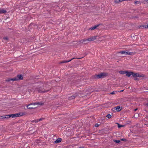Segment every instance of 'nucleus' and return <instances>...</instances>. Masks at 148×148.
I'll return each instance as SVG.
<instances>
[{"label": "nucleus", "instance_id": "f257e3e1", "mask_svg": "<svg viewBox=\"0 0 148 148\" xmlns=\"http://www.w3.org/2000/svg\"><path fill=\"white\" fill-rule=\"evenodd\" d=\"M27 114L26 112H19L11 114H8L5 116H2L0 117V119H4L8 118L10 117L12 118L17 117L21 116Z\"/></svg>", "mask_w": 148, "mask_h": 148}, {"label": "nucleus", "instance_id": "f03ea898", "mask_svg": "<svg viewBox=\"0 0 148 148\" xmlns=\"http://www.w3.org/2000/svg\"><path fill=\"white\" fill-rule=\"evenodd\" d=\"M43 103L42 102H36L35 103H32L29 104L27 106V107L29 109H34L36 108V106H41L42 105Z\"/></svg>", "mask_w": 148, "mask_h": 148}, {"label": "nucleus", "instance_id": "7ed1b4c3", "mask_svg": "<svg viewBox=\"0 0 148 148\" xmlns=\"http://www.w3.org/2000/svg\"><path fill=\"white\" fill-rule=\"evenodd\" d=\"M23 79V76L22 75H17V76L13 78L12 79H8L7 81L8 82H10L11 81H17L18 80L22 79Z\"/></svg>", "mask_w": 148, "mask_h": 148}, {"label": "nucleus", "instance_id": "20e7f679", "mask_svg": "<svg viewBox=\"0 0 148 148\" xmlns=\"http://www.w3.org/2000/svg\"><path fill=\"white\" fill-rule=\"evenodd\" d=\"M107 74L105 73H102L98 75H95V78L99 79L100 78H103L107 75Z\"/></svg>", "mask_w": 148, "mask_h": 148}, {"label": "nucleus", "instance_id": "39448f33", "mask_svg": "<svg viewBox=\"0 0 148 148\" xmlns=\"http://www.w3.org/2000/svg\"><path fill=\"white\" fill-rule=\"evenodd\" d=\"M118 53H120L121 54H125L126 55H132L133 54V53L130 52L128 50L120 51L118 52Z\"/></svg>", "mask_w": 148, "mask_h": 148}, {"label": "nucleus", "instance_id": "423d86ee", "mask_svg": "<svg viewBox=\"0 0 148 148\" xmlns=\"http://www.w3.org/2000/svg\"><path fill=\"white\" fill-rule=\"evenodd\" d=\"M132 76L134 77H144L143 75H140L138 73H135L132 72Z\"/></svg>", "mask_w": 148, "mask_h": 148}, {"label": "nucleus", "instance_id": "0eeeda50", "mask_svg": "<svg viewBox=\"0 0 148 148\" xmlns=\"http://www.w3.org/2000/svg\"><path fill=\"white\" fill-rule=\"evenodd\" d=\"M36 90L38 91L39 92L44 93L45 92H47L48 90L45 91L44 89L41 88H36Z\"/></svg>", "mask_w": 148, "mask_h": 148}, {"label": "nucleus", "instance_id": "6e6552de", "mask_svg": "<svg viewBox=\"0 0 148 148\" xmlns=\"http://www.w3.org/2000/svg\"><path fill=\"white\" fill-rule=\"evenodd\" d=\"M122 107H120V106H118L115 107L114 108H113L112 110L113 111H114L116 110V111H121L122 110Z\"/></svg>", "mask_w": 148, "mask_h": 148}, {"label": "nucleus", "instance_id": "1a4fd4ad", "mask_svg": "<svg viewBox=\"0 0 148 148\" xmlns=\"http://www.w3.org/2000/svg\"><path fill=\"white\" fill-rule=\"evenodd\" d=\"M77 95V93H75V94L71 96H69L68 97V99L69 100H71L75 98Z\"/></svg>", "mask_w": 148, "mask_h": 148}, {"label": "nucleus", "instance_id": "9d476101", "mask_svg": "<svg viewBox=\"0 0 148 148\" xmlns=\"http://www.w3.org/2000/svg\"><path fill=\"white\" fill-rule=\"evenodd\" d=\"M96 36H94L91 37L90 38H88V41L90 42L93 41L96 39Z\"/></svg>", "mask_w": 148, "mask_h": 148}, {"label": "nucleus", "instance_id": "9b49d317", "mask_svg": "<svg viewBox=\"0 0 148 148\" xmlns=\"http://www.w3.org/2000/svg\"><path fill=\"white\" fill-rule=\"evenodd\" d=\"M7 13V11L6 10L3 9H0V14H4Z\"/></svg>", "mask_w": 148, "mask_h": 148}, {"label": "nucleus", "instance_id": "f8f14e48", "mask_svg": "<svg viewBox=\"0 0 148 148\" xmlns=\"http://www.w3.org/2000/svg\"><path fill=\"white\" fill-rule=\"evenodd\" d=\"M132 72H128L127 71H126V75L127 77H130L131 75H132Z\"/></svg>", "mask_w": 148, "mask_h": 148}, {"label": "nucleus", "instance_id": "ddd939ff", "mask_svg": "<svg viewBox=\"0 0 148 148\" xmlns=\"http://www.w3.org/2000/svg\"><path fill=\"white\" fill-rule=\"evenodd\" d=\"M73 59H72L69 60H63V61H61L60 62V64H62V63H67V62H68L70 61H71L72 60H73Z\"/></svg>", "mask_w": 148, "mask_h": 148}, {"label": "nucleus", "instance_id": "4468645a", "mask_svg": "<svg viewBox=\"0 0 148 148\" xmlns=\"http://www.w3.org/2000/svg\"><path fill=\"white\" fill-rule=\"evenodd\" d=\"M99 26V25H95L93 27H92L89 29V30H93L95 29L97 27Z\"/></svg>", "mask_w": 148, "mask_h": 148}, {"label": "nucleus", "instance_id": "2eb2a0df", "mask_svg": "<svg viewBox=\"0 0 148 148\" xmlns=\"http://www.w3.org/2000/svg\"><path fill=\"white\" fill-rule=\"evenodd\" d=\"M61 140L62 139L61 138H58L56 141H55V142L56 143H59L61 141Z\"/></svg>", "mask_w": 148, "mask_h": 148}, {"label": "nucleus", "instance_id": "dca6fc26", "mask_svg": "<svg viewBox=\"0 0 148 148\" xmlns=\"http://www.w3.org/2000/svg\"><path fill=\"white\" fill-rule=\"evenodd\" d=\"M86 41H88V39H85L79 41V42L81 43H83L84 42Z\"/></svg>", "mask_w": 148, "mask_h": 148}, {"label": "nucleus", "instance_id": "f3484780", "mask_svg": "<svg viewBox=\"0 0 148 148\" xmlns=\"http://www.w3.org/2000/svg\"><path fill=\"white\" fill-rule=\"evenodd\" d=\"M119 73L121 74H124L126 73V71H119Z\"/></svg>", "mask_w": 148, "mask_h": 148}, {"label": "nucleus", "instance_id": "a211bd4d", "mask_svg": "<svg viewBox=\"0 0 148 148\" xmlns=\"http://www.w3.org/2000/svg\"><path fill=\"white\" fill-rule=\"evenodd\" d=\"M32 123H36L38 122V121L37 119L31 121Z\"/></svg>", "mask_w": 148, "mask_h": 148}, {"label": "nucleus", "instance_id": "6ab92c4d", "mask_svg": "<svg viewBox=\"0 0 148 148\" xmlns=\"http://www.w3.org/2000/svg\"><path fill=\"white\" fill-rule=\"evenodd\" d=\"M111 116H112L111 115V114H107L106 116V117L107 118H108L109 119L111 118Z\"/></svg>", "mask_w": 148, "mask_h": 148}, {"label": "nucleus", "instance_id": "aec40b11", "mask_svg": "<svg viewBox=\"0 0 148 148\" xmlns=\"http://www.w3.org/2000/svg\"><path fill=\"white\" fill-rule=\"evenodd\" d=\"M142 27H143L144 28H147L148 29V24L147 25H142Z\"/></svg>", "mask_w": 148, "mask_h": 148}, {"label": "nucleus", "instance_id": "412c9836", "mask_svg": "<svg viewBox=\"0 0 148 148\" xmlns=\"http://www.w3.org/2000/svg\"><path fill=\"white\" fill-rule=\"evenodd\" d=\"M140 3V2L138 1H136L134 2L135 4H138Z\"/></svg>", "mask_w": 148, "mask_h": 148}, {"label": "nucleus", "instance_id": "4be33fe9", "mask_svg": "<svg viewBox=\"0 0 148 148\" xmlns=\"http://www.w3.org/2000/svg\"><path fill=\"white\" fill-rule=\"evenodd\" d=\"M44 118H41L39 119H37V120L38 122L39 121H40L42 120H44Z\"/></svg>", "mask_w": 148, "mask_h": 148}, {"label": "nucleus", "instance_id": "5701e85b", "mask_svg": "<svg viewBox=\"0 0 148 148\" xmlns=\"http://www.w3.org/2000/svg\"><path fill=\"white\" fill-rule=\"evenodd\" d=\"M44 118H41L39 119H37V120L38 122L39 121H40L42 120H44Z\"/></svg>", "mask_w": 148, "mask_h": 148}, {"label": "nucleus", "instance_id": "b1692460", "mask_svg": "<svg viewBox=\"0 0 148 148\" xmlns=\"http://www.w3.org/2000/svg\"><path fill=\"white\" fill-rule=\"evenodd\" d=\"M118 127L119 128H120L122 127H123L124 126L123 125H120L118 123Z\"/></svg>", "mask_w": 148, "mask_h": 148}, {"label": "nucleus", "instance_id": "393cba45", "mask_svg": "<svg viewBox=\"0 0 148 148\" xmlns=\"http://www.w3.org/2000/svg\"><path fill=\"white\" fill-rule=\"evenodd\" d=\"M8 38L7 37H5L3 38V39L5 40H8Z\"/></svg>", "mask_w": 148, "mask_h": 148}, {"label": "nucleus", "instance_id": "a878e982", "mask_svg": "<svg viewBox=\"0 0 148 148\" xmlns=\"http://www.w3.org/2000/svg\"><path fill=\"white\" fill-rule=\"evenodd\" d=\"M120 2L119 0H116L115 1V3H118Z\"/></svg>", "mask_w": 148, "mask_h": 148}, {"label": "nucleus", "instance_id": "bb28decb", "mask_svg": "<svg viewBox=\"0 0 148 148\" xmlns=\"http://www.w3.org/2000/svg\"><path fill=\"white\" fill-rule=\"evenodd\" d=\"M114 141L116 143H119L120 142V141L119 140H115Z\"/></svg>", "mask_w": 148, "mask_h": 148}, {"label": "nucleus", "instance_id": "cd10ccee", "mask_svg": "<svg viewBox=\"0 0 148 148\" xmlns=\"http://www.w3.org/2000/svg\"><path fill=\"white\" fill-rule=\"evenodd\" d=\"M99 125L98 124V123H96L95 124V127H98L99 126Z\"/></svg>", "mask_w": 148, "mask_h": 148}, {"label": "nucleus", "instance_id": "c85d7f7f", "mask_svg": "<svg viewBox=\"0 0 148 148\" xmlns=\"http://www.w3.org/2000/svg\"><path fill=\"white\" fill-rule=\"evenodd\" d=\"M110 94H112V95H114V94H115V92L114 91H113L112 92H111Z\"/></svg>", "mask_w": 148, "mask_h": 148}, {"label": "nucleus", "instance_id": "c756f323", "mask_svg": "<svg viewBox=\"0 0 148 148\" xmlns=\"http://www.w3.org/2000/svg\"><path fill=\"white\" fill-rule=\"evenodd\" d=\"M145 106L147 107L148 108V102L146 104H145Z\"/></svg>", "mask_w": 148, "mask_h": 148}, {"label": "nucleus", "instance_id": "7c9ffc66", "mask_svg": "<svg viewBox=\"0 0 148 148\" xmlns=\"http://www.w3.org/2000/svg\"><path fill=\"white\" fill-rule=\"evenodd\" d=\"M121 140L123 141H125L126 140L125 139L123 138L121 139Z\"/></svg>", "mask_w": 148, "mask_h": 148}, {"label": "nucleus", "instance_id": "2f4dec72", "mask_svg": "<svg viewBox=\"0 0 148 148\" xmlns=\"http://www.w3.org/2000/svg\"><path fill=\"white\" fill-rule=\"evenodd\" d=\"M120 2H121L123 1H125V0H119Z\"/></svg>", "mask_w": 148, "mask_h": 148}, {"label": "nucleus", "instance_id": "473e14b6", "mask_svg": "<svg viewBox=\"0 0 148 148\" xmlns=\"http://www.w3.org/2000/svg\"><path fill=\"white\" fill-rule=\"evenodd\" d=\"M124 90H121V91H120L119 92H122L123 91H124Z\"/></svg>", "mask_w": 148, "mask_h": 148}, {"label": "nucleus", "instance_id": "72a5a7b5", "mask_svg": "<svg viewBox=\"0 0 148 148\" xmlns=\"http://www.w3.org/2000/svg\"><path fill=\"white\" fill-rule=\"evenodd\" d=\"M145 125H146L147 126H148V124H146Z\"/></svg>", "mask_w": 148, "mask_h": 148}, {"label": "nucleus", "instance_id": "f704fd0d", "mask_svg": "<svg viewBox=\"0 0 148 148\" xmlns=\"http://www.w3.org/2000/svg\"><path fill=\"white\" fill-rule=\"evenodd\" d=\"M137 110V109H136L134 110V111H136Z\"/></svg>", "mask_w": 148, "mask_h": 148}, {"label": "nucleus", "instance_id": "c9c22d12", "mask_svg": "<svg viewBox=\"0 0 148 148\" xmlns=\"http://www.w3.org/2000/svg\"><path fill=\"white\" fill-rule=\"evenodd\" d=\"M145 1L147 2L148 3V0L147 1Z\"/></svg>", "mask_w": 148, "mask_h": 148}, {"label": "nucleus", "instance_id": "e433bc0d", "mask_svg": "<svg viewBox=\"0 0 148 148\" xmlns=\"http://www.w3.org/2000/svg\"><path fill=\"white\" fill-rule=\"evenodd\" d=\"M79 148H83V147H79Z\"/></svg>", "mask_w": 148, "mask_h": 148}]
</instances>
